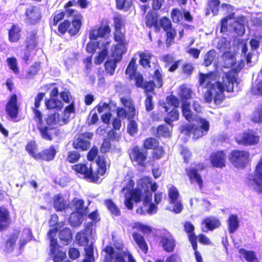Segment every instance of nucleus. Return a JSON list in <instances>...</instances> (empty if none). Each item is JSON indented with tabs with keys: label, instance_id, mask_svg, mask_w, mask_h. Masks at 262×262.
<instances>
[{
	"label": "nucleus",
	"instance_id": "nucleus-12",
	"mask_svg": "<svg viewBox=\"0 0 262 262\" xmlns=\"http://www.w3.org/2000/svg\"><path fill=\"white\" fill-rule=\"evenodd\" d=\"M235 142L240 145L244 146H252L257 144L259 142V136L253 130L248 129L239 135L235 139Z\"/></svg>",
	"mask_w": 262,
	"mask_h": 262
},
{
	"label": "nucleus",
	"instance_id": "nucleus-64",
	"mask_svg": "<svg viewBox=\"0 0 262 262\" xmlns=\"http://www.w3.org/2000/svg\"><path fill=\"white\" fill-rule=\"evenodd\" d=\"M251 121L255 123H262V107L256 110L253 113Z\"/></svg>",
	"mask_w": 262,
	"mask_h": 262
},
{
	"label": "nucleus",
	"instance_id": "nucleus-58",
	"mask_svg": "<svg viewBox=\"0 0 262 262\" xmlns=\"http://www.w3.org/2000/svg\"><path fill=\"white\" fill-rule=\"evenodd\" d=\"M58 228L57 227L50 229L48 232V235L50 239V246L58 244L57 239L55 238Z\"/></svg>",
	"mask_w": 262,
	"mask_h": 262
},
{
	"label": "nucleus",
	"instance_id": "nucleus-19",
	"mask_svg": "<svg viewBox=\"0 0 262 262\" xmlns=\"http://www.w3.org/2000/svg\"><path fill=\"white\" fill-rule=\"evenodd\" d=\"M11 224L10 212L4 206H0V232L7 230Z\"/></svg>",
	"mask_w": 262,
	"mask_h": 262
},
{
	"label": "nucleus",
	"instance_id": "nucleus-31",
	"mask_svg": "<svg viewBox=\"0 0 262 262\" xmlns=\"http://www.w3.org/2000/svg\"><path fill=\"white\" fill-rule=\"evenodd\" d=\"M75 112V105L73 102H72L65 107L63 115L57 125L59 124V126H61L68 124L70 119L71 114L74 113Z\"/></svg>",
	"mask_w": 262,
	"mask_h": 262
},
{
	"label": "nucleus",
	"instance_id": "nucleus-11",
	"mask_svg": "<svg viewBox=\"0 0 262 262\" xmlns=\"http://www.w3.org/2000/svg\"><path fill=\"white\" fill-rule=\"evenodd\" d=\"M128 155L133 163H136L141 167H145L148 155L147 150L136 145L129 149Z\"/></svg>",
	"mask_w": 262,
	"mask_h": 262
},
{
	"label": "nucleus",
	"instance_id": "nucleus-6",
	"mask_svg": "<svg viewBox=\"0 0 262 262\" xmlns=\"http://www.w3.org/2000/svg\"><path fill=\"white\" fill-rule=\"evenodd\" d=\"M117 251L110 245L105 247L103 251L105 253L104 262H136L131 253L127 250H124L123 245L117 248Z\"/></svg>",
	"mask_w": 262,
	"mask_h": 262
},
{
	"label": "nucleus",
	"instance_id": "nucleus-47",
	"mask_svg": "<svg viewBox=\"0 0 262 262\" xmlns=\"http://www.w3.org/2000/svg\"><path fill=\"white\" fill-rule=\"evenodd\" d=\"M6 62L9 67L10 70L16 74L19 72V67L17 59L15 57H8L6 59Z\"/></svg>",
	"mask_w": 262,
	"mask_h": 262
},
{
	"label": "nucleus",
	"instance_id": "nucleus-53",
	"mask_svg": "<svg viewBox=\"0 0 262 262\" xmlns=\"http://www.w3.org/2000/svg\"><path fill=\"white\" fill-rule=\"evenodd\" d=\"M81 158L80 154L76 150H72L68 152L66 160L70 163H75L79 161Z\"/></svg>",
	"mask_w": 262,
	"mask_h": 262
},
{
	"label": "nucleus",
	"instance_id": "nucleus-43",
	"mask_svg": "<svg viewBox=\"0 0 262 262\" xmlns=\"http://www.w3.org/2000/svg\"><path fill=\"white\" fill-rule=\"evenodd\" d=\"M160 145L159 141L153 137H148L143 142V147L145 150L153 149Z\"/></svg>",
	"mask_w": 262,
	"mask_h": 262
},
{
	"label": "nucleus",
	"instance_id": "nucleus-15",
	"mask_svg": "<svg viewBox=\"0 0 262 262\" xmlns=\"http://www.w3.org/2000/svg\"><path fill=\"white\" fill-rule=\"evenodd\" d=\"M25 21L30 25L37 24L41 18L42 15L40 9L36 5H30L25 10Z\"/></svg>",
	"mask_w": 262,
	"mask_h": 262
},
{
	"label": "nucleus",
	"instance_id": "nucleus-46",
	"mask_svg": "<svg viewBox=\"0 0 262 262\" xmlns=\"http://www.w3.org/2000/svg\"><path fill=\"white\" fill-rule=\"evenodd\" d=\"M190 104L189 102H183L182 104V112L184 118L188 121L193 120V115L190 110Z\"/></svg>",
	"mask_w": 262,
	"mask_h": 262
},
{
	"label": "nucleus",
	"instance_id": "nucleus-52",
	"mask_svg": "<svg viewBox=\"0 0 262 262\" xmlns=\"http://www.w3.org/2000/svg\"><path fill=\"white\" fill-rule=\"evenodd\" d=\"M166 32V44L167 47L171 46L174 42V38L177 35V32L174 28H171Z\"/></svg>",
	"mask_w": 262,
	"mask_h": 262
},
{
	"label": "nucleus",
	"instance_id": "nucleus-36",
	"mask_svg": "<svg viewBox=\"0 0 262 262\" xmlns=\"http://www.w3.org/2000/svg\"><path fill=\"white\" fill-rule=\"evenodd\" d=\"M228 230L230 233H234L239 227V222L236 214H231L227 221Z\"/></svg>",
	"mask_w": 262,
	"mask_h": 262
},
{
	"label": "nucleus",
	"instance_id": "nucleus-41",
	"mask_svg": "<svg viewBox=\"0 0 262 262\" xmlns=\"http://www.w3.org/2000/svg\"><path fill=\"white\" fill-rule=\"evenodd\" d=\"M104 204L112 216H118L121 215V211L119 208L114 203L112 199L104 200Z\"/></svg>",
	"mask_w": 262,
	"mask_h": 262
},
{
	"label": "nucleus",
	"instance_id": "nucleus-10",
	"mask_svg": "<svg viewBox=\"0 0 262 262\" xmlns=\"http://www.w3.org/2000/svg\"><path fill=\"white\" fill-rule=\"evenodd\" d=\"M184 229L187 234L188 240L191 244L194 252V256L196 262H203L201 253L198 250L197 236L194 233V226L189 221H186L184 223Z\"/></svg>",
	"mask_w": 262,
	"mask_h": 262
},
{
	"label": "nucleus",
	"instance_id": "nucleus-60",
	"mask_svg": "<svg viewBox=\"0 0 262 262\" xmlns=\"http://www.w3.org/2000/svg\"><path fill=\"white\" fill-rule=\"evenodd\" d=\"M116 7L118 10L128 9L132 5V2L127 0H115Z\"/></svg>",
	"mask_w": 262,
	"mask_h": 262
},
{
	"label": "nucleus",
	"instance_id": "nucleus-21",
	"mask_svg": "<svg viewBox=\"0 0 262 262\" xmlns=\"http://www.w3.org/2000/svg\"><path fill=\"white\" fill-rule=\"evenodd\" d=\"M161 106L164 109L165 112L167 114V116L164 118V121L167 124L171 125L172 122L177 121L179 118V113L177 108H172L170 109L166 103L163 102L161 104Z\"/></svg>",
	"mask_w": 262,
	"mask_h": 262
},
{
	"label": "nucleus",
	"instance_id": "nucleus-4",
	"mask_svg": "<svg viewBox=\"0 0 262 262\" xmlns=\"http://www.w3.org/2000/svg\"><path fill=\"white\" fill-rule=\"evenodd\" d=\"M114 31V39L117 43L115 45L111 53L113 59L119 62L122 59L123 55L126 51V46L128 42L126 40L125 24L124 18L121 14H117L113 18Z\"/></svg>",
	"mask_w": 262,
	"mask_h": 262
},
{
	"label": "nucleus",
	"instance_id": "nucleus-45",
	"mask_svg": "<svg viewBox=\"0 0 262 262\" xmlns=\"http://www.w3.org/2000/svg\"><path fill=\"white\" fill-rule=\"evenodd\" d=\"M117 63L118 62L116 61L113 59H107L104 64L106 72L110 75H113L115 73Z\"/></svg>",
	"mask_w": 262,
	"mask_h": 262
},
{
	"label": "nucleus",
	"instance_id": "nucleus-50",
	"mask_svg": "<svg viewBox=\"0 0 262 262\" xmlns=\"http://www.w3.org/2000/svg\"><path fill=\"white\" fill-rule=\"evenodd\" d=\"M76 239L80 246H86L89 245V239L85 232H78L76 235Z\"/></svg>",
	"mask_w": 262,
	"mask_h": 262
},
{
	"label": "nucleus",
	"instance_id": "nucleus-51",
	"mask_svg": "<svg viewBox=\"0 0 262 262\" xmlns=\"http://www.w3.org/2000/svg\"><path fill=\"white\" fill-rule=\"evenodd\" d=\"M235 13H231L221 20L220 32L221 33L226 32L228 31V21L229 19L234 18Z\"/></svg>",
	"mask_w": 262,
	"mask_h": 262
},
{
	"label": "nucleus",
	"instance_id": "nucleus-61",
	"mask_svg": "<svg viewBox=\"0 0 262 262\" xmlns=\"http://www.w3.org/2000/svg\"><path fill=\"white\" fill-rule=\"evenodd\" d=\"M220 5V0H210L208 4V6L213 15L219 13Z\"/></svg>",
	"mask_w": 262,
	"mask_h": 262
},
{
	"label": "nucleus",
	"instance_id": "nucleus-54",
	"mask_svg": "<svg viewBox=\"0 0 262 262\" xmlns=\"http://www.w3.org/2000/svg\"><path fill=\"white\" fill-rule=\"evenodd\" d=\"M100 42L99 41H89L85 47V50L86 52L90 54H91V55H93L96 51V50L99 48Z\"/></svg>",
	"mask_w": 262,
	"mask_h": 262
},
{
	"label": "nucleus",
	"instance_id": "nucleus-17",
	"mask_svg": "<svg viewBox=\"0 0 262 262\" xmlns=\"http://www.w3.org/2000/svg\"><path fill=\"white\" fill-rule=\"evenodd\" d=\"M226 155L224 150H217L212 152L209 156L211 165L216 168H222L226 166Z\"/></svg>",
	"mask_w": 262,
	"mask_h": 262
},
{
	"label": "nucleus",
	"instance_id": "nucleus-40",
	"mask_svg": "<svg viewBox=\"0 0 262 262\" xmlns=\"http://www.w3.org/2000/svg\"><path fill=\"white\" fill-rule=\"evenodd\" d=\"M137 71L136 59L135 57H132L125 70V74L128 76L129 80H132L134 75L138 73Z\"/></svg>",
	"mask_w": 262,
	"mask_h": 262
},
{
	"label": "nucleus",
	"instance_id": "nucleus-37",
	"mask_svg": "<svg viewBox=\"0 0 262 262\" xmlns=\"http://www.w3.org/2000/svg\"><path fill=\"white\" fill-rule=\"evenodd\" d=\"M37 45V32H32L26 38V49L29 52L34 50Z\"/></svg>",
	"mask_w": 262,
	"mask_h": 262
},
{
	"label": "nucleus",
	"instance_id": "nucleus-2",
	"mask_svg": "<svg viewBox=\"0 0 262 262\" xmlns=\"http://www.w3.org/2000/svg\"><path fill=\"white\" fill-rule=\"evenodd\" d=\"M75 5L70 1L64 4L62 10H56L51 16L49 24L50 28H57L55 32L58 35L68 33L70 36L78 34L81 28L83 17L77 10L70 8Z\"/></svg>",
	"mask_w": 262,
	"mask_h": 262
},
{
	"label": "nucleus",
	"instance_id": "nucleus-38",
	"mask_svg": "<svg viewBox=\"0 0 262 262\" xmlns=\"http://www.w3.org/2000/svg\"><path fill=\"white\" fill-rule=\"evenodd\" d=\"M155 135L157 138H167L171 137V133L166 125L161 124L157 127Z\"/></svg>",
	"mask_w": 262,
	"mask_h": 262
},
{
	"label": "nucleus",
	"instance_id": "nucleus-14",
	"mask_svg": "<svg viewBox=\"0 0 262 262\" xmlns=\"http://www.w3.org/2000/svg\"><path fill=\"white\" fill-rule=\"evenodd\" d=\"M19 105L17 102V96L16 94L11 95L8 98L5 106V111L7 115L12 120L16 121L19 114Z\"/></svg>",
	"mask_w": 262,
	"mask_h": 262
},
{
	"label": "nucleus",
	"instance_id": "nucleus-33",
	"mask_svg": "<svg viewBox=\"0 0 262 262\" xmlns=\"http://www.w3.org/2000/svg\"><path fill=\"white\" fill-rule=\"evenodd\" d=\"M110 44V41H106L102 45V50L98 52L94 59V62L96 64L102 63L107 57L108 53V47Z\"/></svg>",
	"mask_w": 262,
	"mask_h": 262
},
{
	"label": "nucleus",
	"instance_id": "nucleus-28",
	"mask_svg": "<svg viewBox=\"0 0 262 262\" xmlns=\"http://www.w3.org/2000/svg\"><path fill=\"white\" fill-rule=\"evenodd\" d=\"M248 181L257 193H262V173L254 172L253 178H248Z\"/></svg>",
	"mask_w": 262,
	"mask_h": 262
},
{
	"label": "nucleus",
	"instance_id": "nucleus-9",
	"mask_svg": "<svg viewBox=\"0 0 262 262\" xmlns=\"http://www.w3.org/2000/svg\"><path fill=\"white\" fill-rule=\"evenodd\" d=\"M110 24V22L107 19H103L101 21L97 28H93L90 30L89 39L91 40H96L99 38H108L112 31Z\"/></svg>",
	"mask_w": 262,
	"mask_h": 262
},
{
	"label": "nucleus",
	"instance_id": "nucleus-34",
	"mask_svg": "<svg viewBox=\"0 0 262 262\" xmlns=\"http://www.w3.org/2000/svg\"><path fill=\"white\" fill-rule=\"evenodd\" d=\"M59 238L63 245H69L73 238L71 230L68 228H63L59 232Z\"/></svg>",
	"mask_w": 262,
	"mask_h": 262
},
{
	"label": "nucleus",
	"instance_id": "nucleus-39",
	"mask_svg": "<svg viewBox=\"0 0 262 262\" xmlns=\"http://www.w3.org/2000/svg\"><path fill=\"white\" fill-rule=\"evenodd\" d=\"M240 257L243 256L247 262H258L255 253L253 251H248L244 248L238 250Z\"/></svg>",
	"mask_w": 262,
	"mask_h": 262
},
{
	"label": "nucleus",
	"instance_id": "nucleus-8",
	"mask_svg": "<svg viewBox=\"0 0 262 262\" xmlns=\"http://www.w3.org/2000/svg\"><path fill=\"white\" fill-rule=\"evenodd\" d=\"M228 158L232 165L236 168H245L251 161L249 151L244 149L232 150L229 153Z\"/></svg>",
	"mask_w": 262,
	"mask_h": 262
},
{
	"label": "nucleus",
	"instance_id": "nucleus-3",
	"mask_svg": "<svg viewBox=\"0 0 262 262\" xmlns=\"http://www.w3.org/2000/svg\"><path fill=\"white\" fill-rule=\"evenodd\" d=\"M45 96V93L39 92L35 97L34 106L31 107L34 116L33 120L37 124V128L38 130L41 137L47 141H52L54 136H58V130H56L57 124L59 122L60 115L58 113H53L48 114L43 119V115L38 110L40 106V102Z\"/></svg>",
	"mask_w": 262,
	"mask_h": 262
},
{
	"label": "nucleus",
	"instance_id": "nucleus-63",
	"mask_svg": "<svg viewBox=\"0 0 262 262\" xmlns=\"http://www.w3.org/2000/svg\"><path fill=\"white\" fill-rule=\"evenodd\" d=\"M130 197L136 203H139L141 201L142 198V191L139 188H135L133 189L130 192Z\"/></svg>",
	"mask_w": 262,
	"mask_h": 262
},
{
	"label": "nucleus",
	"instance_id": "nucleus-32",
	"mask_svg": "<svg viewBox=\"0 0 262 262\" xmlns=\"http://www.w3.org/2000/svg\"><path fill=\"white\" fill-rule=\"evenodd\" d=\"M45 105L49 110L60 111L63 108V104L61 100L56 98H50L46 100Z\"/></svg>",
	"mask_w": 262,
	"mask_h": 262
},
{
	"label": "nucleus",
	"instance_id": "nucleus-49",
	"mask_svg": "<svg viewBox=\"0 0 262 262\" xmlns=\"http://www.w3.org/2000/svg\"><path fill=\"white\" fill-rule=\"evenodd\" d=\"M180 155L182 156L184 163L187 164L189 162L192 156V152L190 149L184 145H180Z\"/></svg>",
	"mask_w": 262,
	"mask_h": 262
},
{
	"label": "nucleus",
	"instance_id": "nucleus-13",
	"mask_svg": "<svg viewBox=\"0 0 262 262\" xmlns=\"http://www.w3.org/2000/svg\"><path fill=\"white\" fill-rule=\"evenodd\" d=\"M93 137V134L90 132H85L77 135V137L72 143V147L80 151H86L91 146V140Z\"/></svg>",
	"mask_w": 262,
	"mask_h": 262
},
{
	"label": "nucleus",
	"instance_id": "nucleus-20",
	"mask_svg": "<svg viewBox=\"0 0 262 262\" xmlns=\"http://www.w3.org/2000/svg\"><path fill=\"white\" fill-rule=\"evenodd\" d=\"M56 153L57 151L54 146L51 145L49 147L43 149L37 153L35 156V160L49 162L54 159Z\"/></svg>",
	"mask_w": 262,
	"mask_h": 262
},
{
	"label": "nucleus",
	"instance_id": "nucleus-24",
	"mask_svg": "<svg viewBox=\"0 0 262 262\" xmlns=\"http://www.w3.org/2000/svg\"><path fill=\"white\" fill-rule=\"evenodd\" d=\"M185 171L191 183H196L200 189L203 186V180L201 176L198 173V170L195 168H186Z\"/></svg>",
	"mask_w": 262,
	"mask_h": 262
},
{
	"label": "nucleus",
	"instance_id": "nucleus-42",
	"mask_svg": "<svg viewBox=\"0 0 262 262\" xmlns=\"http://www.w3.org/2000/svg\"><path fill=\"white\" fill-rule=\"evenodd\" d=\"M19 235V232H16L10 234L9 237L5 242V248L7 250L11 251L14 249Z\"/></svg>",
	"mask_w": 262,
	"mask_h": 262
},
{
	"label": "nucleus",
	"instance_id": "nucleus-23",
	"mask_svg": "<svg viewBox=\"0 0 262 262\" xmlns=\"http://www.w3.org/2000/svg\"><path fill=\"white\" fill-rule=\"evenodd\" d=\"M145 24L147 27L151 28L154 27L156 32L160 31V26L158 24V15L157 13L150 10L145 16Z\"/></svg>",
	"mask_w": 262,
	"mask_h": 262
},
{
	"label": "nucleus",
	"instance_id": "nucleus-29",
	"mask_svg": "<svg viewBox=\"0 0 262 262\" xmlns=\"http://www.w3.org/2000/svg\"><path fill=\"white\" fill-rule=\"evenodd\" d=\"M193 95H195V94L186 84H182L180 86L179 96L183 103L187 102V100L192 98Z\"/></svg>",
	"mask_w": 262,
	"mask_h": 262
},
{
	"label": "nucleus",
	"instance_id": "nucleus-35",
	"mask_svg": "<svg viewBox=\"0 0 262 262\" xmlns=\"http://www.w3.org/2000/svg\"><path fill=\"white\" fill-rule=\"evenodd\" d=\"M53 204L54 208L57 212L63 211L67 208L62 196L60 194H55L53 198Z\"/></svg>",
	"mask_w": 262,
	"mask_h": 262
},
{
	"label": "nucleus",
	"instance_id": "nucleus-30",
	"mask_svg": "<svg viewBox=\"0 0 262 262\" xmlns=\"http://www.w3.org/2000/svg\"><path fill=\"white\" fill-rule=\"evenodd\" d=\"M140 57L139 64L144 69H149L151 67V59L152 55L151 53L145 52H138L137 53Z\"/></svg>",
	"mask_w": 262,
	"mask_h": 262
},
{
	"label": "nucleus",
	"instance_id": "nucleus-48",
	"mask_svg": "<svg viewBox=\"0 0 262 262\" xmlns=\"http://www.w3.org/2000/svg\"><path fill=\"white\" fill-rule=\"evenodd\" d=\"M152 150L151 159L154 161L161 159L165 154L164 148L160 145Z\"/></svg>",
	"mask_w": 262,
	"mask_h": 262
},
{
	"label": "nucleus",
	"instance_id": "nucleus-5",
	"mask_svg": "<svg viewBox=\"0 0 262 262\" xmlns=\"http://www.w3.org/2000/svg\"><path fill=\"white\" fill-rule=\"evenodd\" d=\"M98 166L96 170L94 171L92 167H89L84 163H78L73 165L72 169L76 173L82 175L84 178L88 179L91 182H97L100 177L103 176L106 171L105 159L103 156H99L96 161Z\"/></svg>",
	"mask_w": 262,
	"mask_h": 262
},
{
	"label": "nucleus",
	"instance_id": "nucleus-62",
	"mask_svg": "<svg viewBox=\"0 0 262 262\" xmlns=\"http://www.w3.org/2000/svg\"><path fill=\"white\" fill-rule=\"evenodd\" d=\"M179 193L178 189L174 186H172L169 189L168 196L170 203H174L178 200Z\"/></svg>",
	"mask_w": 262,
	"mask_h": 262
},
{
	"label": "nucleus",
	"instance_id": "nucleus-7",
	"mask_svg": "<svg viewBox=\"0 0 262 262\" xmlns=\"http://www.w3.org/2000/svg\"><path fill=\"white\" fill-rule=\"evenodd\" d=\"M199 121L201 124L199 126L194 124L182 125L181 132L186 136H190L192 134V138L194 140L207 135L209 130V122L207 119L202 118H199Z\"/></svg>",
	"mask_w": 262,
	"mask_h": 262
},
{
	"label": "nucleus",
	"instance_id": "nucleus-59",
	"mask_svg": "<svg viewBox=\"0 0 262 262\" xmlns=\"http://www.w3.org/2000/svg\"><path fill=\"white\" fill-rule=\"evenodd\" d=\"M129 121L127 127V133L131 136H134L137 134L138 131V126L137 122L133 119L128 120Z\"/></svg>",
	"mask_w": 262,
	"mask_h": 262
},
{
	"label": "nucleus",
	"instance_id": "nucleus-22",
	"mask_svg": "<svg viewBox=\"0 0 262 262\" xmlns=\"http://www.w3.org/2000/svg\"><path fill=\"white\" fill-rule=\"evenodd\" d=\"M160 244L165 252L171 253L174 250L176 246V241L171 235L162 236L161 237Z\"/></svg>",
	"mask_w": 262,
	"mask_h": 262
},
{
	"label": "nucleus",
	"instance_id": "nucleus-1",
	"mask_svg": "<svg viewBox=\"0 0 262 262\" xmlns=\"http://www.w3.org/2000/svg\"><path fill=\"white\" fill-rule=\"evenodd\" d=\"M243 66L238 64L236 68H233L230 71L224 74L222 81L217 80L212 83V77L214 74L213 72L207 73H200L199 77V84L207 89L203 94L204 100L207 103L213 102L215 105L221 104L225 99L224 92L232 93L234 92V85L237 81V74L243 69Z\"/></svg>",
	"mask_w": 262,
	"mask_h": 262
},
{
	"label": "nucleus",
	"instance_id": "nucleus-57",
	"mask_svg": "<svg viewBox=\"0 0 262 262\" xmlns=\"http://www.w3.org/2000/svg\"><path fill=\"white\" fill-rule=\"evenodd\" d=\"M156 84H155L154 80H149L145 81L143 84V86L141 88L144 90V92L146 95H149V93L153 92Z\"/></svg>",
	"mask_w": 262,
	"mask_h": 262
},
{
	"label": "nucleus",
	"instance_id": "nucleus-18",
	"mask_svg": "<svg viewBox=\"0 0 262 262\" xmlns=\"http://www.w3.org/2000/svg\"><path fill=\"white\" fill-rule=\"evenodd\" d=\"M221 225V222L218 218L212 216L206 217L201 223V230L204 232L212 231Z\"/></svg>",
	"mask_w": 262,
	"mask_h": 262
},
{
	"label": "nucleus",
	"instance_id": "nucleus-55",
	"mask_svg": "<svg viewBox=\"0 0 262 262\" xmlns=\"http://www.w3.org/2000/svg\"><path fill=\"white\" fill-rule=\"evenodd\" d=\"M160 29L162 28L164 31L172 28L170 20L166 16L161 17L159 20Z\"/></svg>",
	"mask_w": 262,
	"mask_h": 262
},
{
	"label": "nucleus",
	"instance_id": "nucleus-56",
	"mask_svg": "<svg viewBox=\"0 0 262 262\" xmlns=\"http://www.w3.org/2000/svg\"><path fill=\"white\" fill-rule=\"evenodd\" d=\"M25 149L27 152L35 160V156L37 154L36 150L37 149V145L33 141H29L26 145Z\"/></svg>",
	"mask_w": 262,
	"mask_h": 262
},
{
	"label": "nucleus",
	"instance_id": "nucleus-16",
	"mask_svg": "<svg viewBox=\"0 0 262 262\" xmlns=\"http://www.w3.org/2000/svg\"><path fill=\"white\" fill-rule=\"evenodd\" d=\"M49 255L53 262H63L67 258V253L59 244L50 246Z\"/></svg>",
	"mask_w": 262,
	"mask_h": 262
},
{
	"label": "nucleus",
	"instance_id": "nucleus-26",
	"mask_svg": "<svg viewBox=\"0 0 262 262\" xmlns=\"http://www.w3.org/2000/svg\"><path fill=\"white\" fill-rule=\"evenodd\" d=\"M21 28L17 24H13L8 30V40L10 42H17L21 37Z\"/></svg>",
	"mask_w": 262,
	"mask_h": 262
},
{
	"label": "nucleus",
	"instance_id": "nucleus-44",
	"mask_svg": "<svg viewBox=\"0 0 262 262\" xmlns=\"http://www.w3.org/2000/svg\"><path fill=\"white\" fill-rule=\"evenodd\" d=\"M216 52L214 49H211L207 52L203 59V65L206 67L210 66L215 58Z\"/></svg>",
	"mask_w": 262,
	"mask_h": 262
},
{
	"label": "nucleus",
	"instance_id": "nucleus-25",
	"mask_svg": "<svg viewBox=\"0 0 262 262\" xmlns=\"http://www.w3.org/2000/svg\"><path fill=\"white\" fill-rule=\"evenodd\" d=\"M133 238L140 251L146 254L148 251V246L143 235L137 232L132 234Z\"/></svg>",
	"mask_w": 262,
	"mask_h": 262
},
{
	"label": "nucleus",
	"instance_id": "nucleus-27",
	"mask_svg": "<svg viewBox=\"0 0 262 262\" xmlns=\"http://www.w3.org/2000/svg\"><path fill=\"white\" fill-rule=\"evenodd\" d=\"M222 58L224 64V67L226 68H236L238 64H236V58L234 55L230 51H225L222 54Z\"/></svg>",
	"mask_w": 262,
	"mask_h": 262
}]
</instances>
